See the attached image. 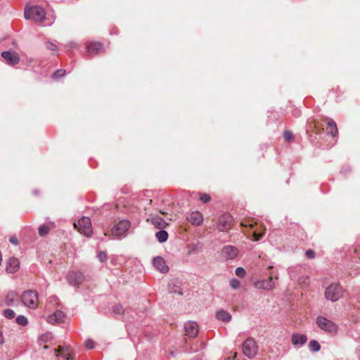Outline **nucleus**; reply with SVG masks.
<instances>
[{
    "instance_id": "1",
    "label": "nucleus",
    "mask_w": 360,
    "mask_h": 360,
    "mask_svg": "<svg viewBox=\"0 0 360 360\" xmlns=\"http://www.w3.org/2000/svg\"><path fill=\"white\" fill-rule=\"evenodd\" d=\"M26 20H32L36 22H42L45 20L46 12L44 8L38 6H26L24 12Z\"/></svg>"
},
{
    "instance_id": "2",
    "label": "nucleus",
    "mask_w": 360,
    "mask_h": 360,
    "mask_svg": "<svg viewBox=\"0 0 360 360\" xmlns=\"http://www.w3.org/2000/svg\"><path fill=\"white\" fill-rule=\"evenodd\" d=\"M22 304L30 309H36L38 304V292L35 290H26L22 292L21 297Z\"/></svg>"
},
{
    "instance_id": "3",
    "label": "nucleus",
    "mask_w": 360,
    "mask_h": 360,
    "mask_svg": "<svg viewBox=\"0 0 360 360\" xmlns=\"http://www.w3.org/2000/svg\"><path fill=\"white\" fill-rule=\"evenodd\" d=\"M316 323L322 330L327 333L335 335L338 331L337 325L324 316H319L316 319Z\"/></svg>"
},
{
    "instance_id": "4",
    "label": "nucleus",
    "mask_w": 360,
    "mask_h": 360,
    "mask_svg": "<svg viewBox=\"0 0 360 360\" xmlns=\"http://www.w3.org/2000/svg\"><path fill=\"white\" fill-rule=\"evenodd\" d=\"M74 226L79 232L87 237L91 236L93 233L91 219L87 217H82Z\"/></svg>"
},
{
    "instance_id": "5",
    "label": "nucleus",
    "mask_w": 360,
    "mask_h": 360,
    "mask_svg": "<svg viewBox=\"0 0 360 360\" xmlns=\"http://www.w3.org/2000/svg\"><path fill=\"white\" fill-rule=\"evenodd\" d=\"M343 294L342 287L338 284H332L328 286L325 291L326 298L332 302L338 300Z\"/></svg>"
},
{
    "instance_id": "6",
    "label": "nucleus",
    "mask_w": 360,
    "mask_h": 360,
    "mask_svg": "<svg viewBox=\"0 0 360 360\" xmlns=\"http://www.w3.org/2000/svg\"><path fill=\"white\" fill-rule=\"evenodd\" d=\"M243 354L248 358L255 357L257 353V346L255 340L252 338H248L242 346Z\"/></svg>"
},
{
    "instance_id": "7",
    "label": "nucleus",
    "mask_w": 360,
    "mask_h": 360,
    "mask_svg": "<svg viewBox=\"0 0 360 360\" xmlns=\"http://www.w3.org/2000/svg\"><path fill=\"white\" fill-rule=\"evenodd\" d=\"M131 226V223L127 219H122L115 224L111 229L114 236H122L126 234Z\"/></svg>"
},
{
    "instance_id": "8",
    "label": "nucleus",
    "mask_w": 360,
    "mask_h": 360,
    "mask_svg": "<svg viewBox=\"0 0 360 360\" xmlns=\"http://www.w3.org/2000/svg\"><path fill=\"white\" fill-rule=\"evenodd\" d=\"M254 286L258 290H271L275 288L274 276L270 274L268 279H259L255 281Z\"/></svg>"
},
{
    "instance_id": "9",
    "label": "nucleus",
    "mask_w": 360,
    "mask_h": 360,
    "mask_svg": "<svg viewBox=\"0 0 360 360\" xmlns=\"http://www.w3.org/2000/svg\"><path fill=\"white\" fill-rule=\"evenodd\" d=\"M233 221L232 216L229 213H224L218 219V229L221 231H226L231 228Z\"/></svg>"
},
{
    "instance_id": "10",
    "label": "nucleus",
    "mask_w": 360,
    "mask_h": 360,
    "mask_svg": "<svg viewBox=\"0 0 360 360\" xmlns=\"http://www.w3.org/2000/svg\"><path fill=\"white\" fill-rule=\"evenodd\" d=\"M1 56L9 65H15L20 61L19 55L16 52L5 51L1 53Z\"/></svg>"
},
{
    "instance_id": "11",
    "label": "nucleus",
    "mask_w": 360,
    "mask_h": 360,
    "mask_svg": "<svg viewBox=\"0 0 360 360\" xmlns=\"http://www.w3.org/2000/svg\"><path fill=\"white\" fill-rule=\"evenodd\" d=\"M56 352L58 360H74L75 359L69 347H59Z\"/></svg>"
},
{
    "instance_id": "12",
    "label": "nucleus",
    "mask_w": 360,
    "mask_h": 360,
    "mask_svg": "<svg viewBox=\"0 0 360 360\" xmlns=\"http://www.w3.org/2000/svg\"><path fill=\"white\" fill-rule=\"evenodd\" d=\"M186 335L190 338H195L197 336L199 328L198 324L194 321H188L184 326Z\"/></svg>"
},
{
    "instance_id": "13",
    "label": "nucleus",
    "mask_w": 360,
    "mask_h": 360,
    "mask_svg": "<svg viewBox=\"0 0 360 360\" xmlns=\"http://www.w3.org/2000/svg\"><path fill=\"white\" fill-rule=\"evenodd\" d=\"M84 276L81 272L72 271L67 276L68 283L73 286L79 285L83 281Z\"/></svg>"
},
{
    "instance_id": "14",
    "label": "nucleus",
    "mask_w": 360,
    "mask_h": 360,
    "mask_svg": "<svg viewBox=\"0 0 360 360\" xmlns=\"http://www.w3.org/2000/svg\"><path fill=\"white\" fill-rule=\"evenodd\" d=\"M238 254V249L232 245H227L222 249V255L226 259H234Z\"/></svg>"
},
{
    "instance_id": "15",
    "label": "nucleus",
    "mask_w": 360,
    "mask_h": 360,
    "mask_svg": "<svg viewBox=\"0 0 360 360\" xmlns=\"http://www.w3.org/2000/svg\"><path fill=\"white\" fill-rule=\"evenodd\" d=\"M65 314L60 310H56L53 314L47 317V321L51 324H57L63 322Z\"/></svg>"
},
{
    "instance_id": "16",
    "label": "nucleus",
    "mask_w": 360,
    "mask_h": 360,
    "mask_svg": "<svg viewBox=\"0 0 360 360\" xmlns=\"http://www.w3.org/2000/svg\"><path fill=\"white\" fill-rule=\"evenodd\" d=\"M153 263L155 268L162 274H165L169 271V266L166 265L165 261L161 257H155Z\"/></svg>"
},
{
    "instance_id": "17",
    "label": "nucleus",
    "mask_w": 360,
    "mask_h": 360,
    "mask_svg": "<svg viewBox=\"0 0 360 360\" xmlns=\"http://www.w3.org/2000/svg\"><path fill=\"white\" fill-rule=\"evenodd\" d=\"M187 220L194 226H199L203 221L202 214L198 212H192L187 217Z\"/></svg>"
},
{
    "instance_id": "18",
    "label": "nucleus",
    "mask_w": 360,
    "mask_h": 360,
    "mask_svg": "<svg viewBox=\"0 0 360 360\" xmlns=\"http://www.w3.org/2000/svg\"><path fill=\"white\" fill-rule=\"evenodd\" d=\"M307 341V338L305 335L294 333L291 338L292 344L294 346L302 347Z\"/></svg>"
},
{
    "instance_id": "19",
    "label": "nucleus",
    "mask_w": 360,
    "mask_h": 360,
    "mask_svg": "<svg viewBox=\"0 0 360 360\" xmlns=\"http://www.w3.org/2000/svg\"><path fill=\"white\" fill-rule=\"evenodd\" d=\"M20 268V262L18 259L15 257L10 258L8 260L7 266H6V271L8 273H14L17 271Z\"/></svg>"
},
{
    "instance_id": "20",
    "label": "nucleus",
    "mask_w": 360,
    "mask_h": 360,
    "mask_svg": "<svg viewBox=\"0 0 360 360\" xmlns=\"http://www.w3.org/2000/svg\"><path fill=\"white\" fill-rule=\"evenodd\" d=\"M103 49V45L100 42L90 43L86 46L88 52L92 54H96L99 53Z\"/></svg>"
},
{
    "instance_id": "21",
    "label": "nucleus",
    "mask_w": 360,
    "mask_h": 360,
    "mask_svg": "<svg viewBox=\"0 0 360 360\" xmlns=\"http://www.w3.org/2000/svg\"><path fill=\"white\" fill-rule=\"evenodd\" d=\"M152 224L159 229H162L166 227L167 223L160 217H153L151 218Z\"/></svg>"
},
{
    "instance_id": "22",
    "label": "nucleus",
    "mask_w": 360,
    "mask_h": 360,
    "mask_svg": "<svg viewBox=\"0 0 360 360\" xmlns=\"http://www.w3.org/2000/svg\"><path fill=\"white\" fill-rule=\"evenodd\" d=\"M327 126H328V127H327L328 132L331 136H335L338 133V127H337L335 122L331 119H329L327 121Z\"/></svg>"
},
{
    "instance_id": "23",
    "label": "nucleus",
    "mask_w": 360,
    "mask_h": 360,
    "mask_svg": "<svg viewBox=\"0 0 360 360\" xmlns=\"http://www.w3.org/2000/svg\"><path fill=\"white\" fill-rule=\"evenodd\" d=\"M216 317L218 320L224 322H229L231 319V314L224 310H220L217 311L216 314Z\"/></svg>"
},
{
    "instance_id": "24",
    "label": "nucleus",
    "mask_w": 360,
    "mask_h": 360,
    "mask_svg": "<svg viewBox=\"0 0 360 360\" xmlns=\"http://www.w3.org/2000/svg\"><path fill=\"white\" fill-rule=\"evenodd\" d=\"M17 297V293L14 291H11L7 293L5 302L7 305H13L15 301V298Z\"/></svg>"
},
{
    "instance_id": "25",
    "label": "nucleus",
    "mask_w": 360,
    "mask_h": 360,
    "mask_svg": "<svg viewBox=\"0 0 360 360\" xmlns=\"http://www.w3.org/2000/svg\"><path fill=\"white\" fill-rule=\"evenodd\" d=\"M155 236L160 243H165L168 238V233L165 230H160L155 233Z\"/></svg>"
},
{
    "instance_id": "26",
    "label": "nucleus",
    "mask_w": 360,
    "mask_h": 360,
    "mask_svg": "<svg viewBox=\"0 0 360 360\" xmlns=\"http://www.w3.org/2000/svg\"><path fill=\"white\" fill-rule=\"evenodd\" d=\"M309 347L310 350L313 352H318L321 348L319 343L316 340H311L309 344Z\"/></svg>"
},
{
    "instance_id": "27",
    "label": "nucleus",
    "mask_w": 360,
    "mask_h": 360,
    "mask_svg": "<svg viewBox=\"0 0 360 360\" xmlns=\"http://www.w3.org/2000/svg\"><path fill=\"white\" fill-rule=\"evenodd\" d=\"M112 311L116 315H121L124 314V310L122 305L116 304L112 307Z\"/></svg>"
},
{
    "instance_id": "28",
    "label": "nucleus",
    "mask_w": 360,
    "mask_h": 360,
    "mask_svg": "<svg viewBox=\"0 0 360 360\" xmlns=\"http://www.w3.org/2000/svg\"><path fill=\"white\" fill-rule=\"evenodd\" d=\"M49 230H50V229L47 226H46L44 224L41 225L39 227V230H38L39 231V234L41 236H46L49 233Z\"/></svg>"
},
{
    "instance_id": "29",
    "label": "nucleus",
    "mask_w": 360,
    "mask_h": 360,
    "mask_svg": "<svg viewBox=\"0 0 360 360\" xmlns=\"http://www.w3.org/2000/svg\"><path fill=\"white\" fill-rule=\"evenodd\" d=\"M3 314L6 318H7L8 319H13L15 315V312L12 309H5L3 312Z\"/></svg>"
},
{
    "instance_id": "30",
    "label": "nucleus",
    "mask_w": 360,
    "mask_h": 360,
    "mask_svg": "<svg viewBox=\"0 0 360 360\" xmlns=\"http://www.w3.org/2000/svg\"><path fill=\"white\" fill-rule=\"evenodd\" d=\"M16 322L21 326H26L28 323L27 319L22 315H20L16 318Z\"/></svg>"
},
{
    "instance_id": "31",
    "label": "nucleus",
    "mask_w": 360,
    "mask_h": 360,
    "mask_svg": "<svg viewBox=\"0 0 360 360\" xmlns=\"http://www.w3.org/2000/svg\"><path fill=\"white\" fill-rule=\"evenodd\" d=\"M236 275L240 278H244L246 275V271L243 267H238L235 271Z\"/></svg>"
},
{
    "instance_id": "32",
    "label": "nucleus",
    "mask_w": 360,
    "mask_h": 360,
    "mask_svg": "<svg viewBox=\"0 0 360 360\" xmlns=\"http://www.w3.org/2000/svg\"><path fill=\"white\" fill-rule=\"evenodd\" d=\"M230 285L231 286V288L233 289H237L240 287V282L236 279V278H232L231 281H230Z\"/></svg>"
},
{
    "instance_id": "33",
    "label": "nucleus",
    "mask_w": 360,
    "mask_h": 360,
    "mask_svg": "<svg viewBox=\"0 0 360 360\" xmlns=\"http://www.w3.org/2000/svg\"><path fill=\"white\" fill-rule=\"evenodd\" d=\"M297 282L300 285H308L309 283V278L308 276H302L297 279Z\"/></svg>"
},
{
    "instance_id": "34",
    "label": "nucleus",
    "mask_w": 360,
    "mask_h": 360,
    "mask_svg": "<svg viewBox=\"0 0 360 360\" xmlns=\"http://www.w3.org/2000/svg\"><path fill=\"white\" fill-rule=\"evenodd\" d=\"M46 47L47 49L53 51H57V49H58L57 46L55 44L50 42V41L46 42Z\"/></svg>"
},
{
    "instance_id": "35",
    "label": "nucleus",
    "mask_w": 360,
    "mask_h": 360,
    "mask_svg": "<svg viewBox=\"0 0 360 360\" xmlns=\"http://www.w3.org/2000/svg\"><path fill=\"white\" fill-rule=\"evenodd\" d=\"M97 257L101 262H105L107 259V255L105 252L103 251L98 253Z\"/></svg>"
},
{
    "instance_id": "36",
    "label": "nucleus",
    "mask_w": 360,
    "mask_h": 360,
    "mask_svg": "<svg viewBox=\"0 0 360 360\" xmlns=\"http://www.w3.org/2000/svg\"><path fill=\"white\" fill-rule=\"evenodd\" d=\"M65 74V70H58L56 71L53 73V78H58L60 77L64 76Z\"/></svg>"
},
{
    "instance_id": "37",
    "label": "nucleus",
    "mask_w": 360,
    "mask_h": 360,
    "mask_svg": "<svg viewBox=\"0 0 360 360\" xmlns=\"http://www.w3.org/2000/svg\"><path fill=\"white\" fill-rule=\"evenodd\" d=\"M200 199L202 202L206 203L210 200V197L208 194L203 193L200 195Z\"/></svg>"
},
{
    "instance_id": "38",
    "label": "nucleus",
    "mask_w": 360,
    "mask_h": 360,
    "mask_svg": "<svg viewBox=\"0 0 360 360\" xmlns=\"http://www.w3.org/2000/svg\"><path fill=\"white\" fill-rule=\"evenodd\" d=\"M264 232L262 231L261 233H257V231H254L253 233V237H254V240H259L260 238H262V236H264Z\"/></svg>"
},
{
    "instance_id": "39",
    "label": "nucleus",
    "mask_w": 360,
    "mask_h": 360,
    "mask_svg": "<svg viewBox=\"0 0 360 360\" xmlns=\"http://www.w3.org/2000/svg\"><path fill=\"white\" fill-rule=\"evenodd\" d=\"M283 137L286 141H290L292 139V134L291 131H285L283 134Z\"/></svg>"
},
{
    "instance_id": "40",
    "label": "nucleus",
    "mask_w": 360,
    "mask_h": 360,
    "mask_svg": "<svg viewBox=\"0 0 360 360\" xmlns=\"http://www.w3.org/2000/svg\"><path fill=\"white\" fill-rule=\"evenodd\" d=\"M305 255L309 259H314L315 257V252L311 250H307Z\"/></svg>"
},
{
    "instance_id": "41",
    "label": "nucleus",
    "mask_w": 360,
    "mask_h": 360,
    "mask_svg": "<svg viewBox=\"0 0 360 360\" xmlns=\"http://www.w3.org/2000/svg\"><path fill=\"white\" fill-rule=\"evenodd\" d=\"M85 347L89 349H91L94 347V342L91 340H87L85 342Z\"/></svg>"
},
{
    "instance_id": "42",
    "label": "nucleus",
    "mask_w": 360,
    "mask_h": 360,
    "mask_svg": "<svg viewBox=\"0 0 360 360\" xmlns=\"http://www.w3.org/2000/svg\"><path fill=\"white\" fill-rule=\"evenodd\" d=\"M297 269H299V268L298 267H292V268L289 269V274L292 279L296 280V276H295L294 272L295 271V270H297Z\"/></svg>"
},
{
    "instance_id": "43",
    "label": "nucleus",
    "mask_w": 360,
    "mask_h": 360,
    "mask_svg": "<svg viewBox=\"0 0 360 360\" xmlns=\"http://www.w3.org/2000/svg\"><path fill=\"white\" fill-rule=\"evenodd\" d=\"M9 240L12 244L15 245H17L18 244V238L15 236H11Z\"/></svg>"
},
{
    "instance_id": "44",
    "label": "nucleus",
    "mask_w": 360,
    "mask_h": 360,
    "mask_svg": "<svg viewBox=\"0 0 360 360\" xmlns=\"http://www.w3.org/2000/svg\"><path fill=\"white\" fill-rule=\"evenodd\" d=\"M241 225L244 226H250V228H252L254 226L253 224H251V223L246 224L245 222H242Z\"/></svg>"
},
{
    "instance_id": "45",
    "label": "nucleus",
    "mask_w": 360,
    "mask_h": 360,
    "mask_svg": "<svg viewBox=\"0 0 360 360\" xmlns=\"http://www.w3.org/2000/svg\"><path fill=\"white\" fill-rule=\"evenodd\" d=\"M226 360H236V353H235L232 356H229Z\"/></svg>"
},
{
    "instance_id": "46",
    "label": "nucleus",
    "mask_w": 360,
    "mask_h": 360,
    "mask_svg": "<svg viewBox=\"0 0 360 360\" xmlns=\"http://www.w3.org/2000/svg\"><path fill=\"white\" fill-rule=\"evenodd\" d=\"M69 46L70 48H76L77 46V44L75 42H70Z\"/></svg>"
},
{
    "instance_id": "47",
    "label": "nucleus",
    "mask_w": 360,
    "mask_h": 360,
    "mask_svg": "<svg viewBox=\"0 0 360 360\" xmlns=\"http://www.w3.org/2000/svg\"><path fill=\"white\" fill-rule=\"evenodd\" d=\"M3 342V338L2 335L0 334V344H2Z\"/></svg>"
},
{
    "instance_id": "48",
    "label": "nucleus",
    "mask_w": 360,
    "mask_h": 360,
    "mask_svg": "<svg viewBox=\"0 0 360 360\" xmlns=\"http://www.w3.org/2000/svg\"><path fill=\"white\" fill-rule=\"evenodd\" d=\"M160 213L162 214H165L166 213L165 212L160 211Z\"/></svg>"
},
{
    "instance_id": "49",
    "label": "nucleus",
    "mask_w": 360,
    "mask_h": 360,
    "mask_svg": "<svg viewBox=\"0 0 360 360\" xmlns=\"http://www.w3.org/2000/svg\"><path fill=\"white\" fill-rule=\"evenodd\" d=\"M268 268H269V269H272V268H273V266H269Z\"/></svg>"
},
{
    "instance_id": "50",
    "label": "nucleus",
    "mask_w": 360,
    "mask_h": 360,
    "mask_svg": "<svg viewBox=\"0 0 360 360\" xmlns=\"http://www.w3.org/2000/svg\"><path fill=\"white\" fill-rule=\"evenodd\" d=\"M278 278V276H275V279H276V280H277Z\"/></svg>"
}]
</instances>
